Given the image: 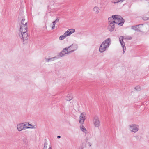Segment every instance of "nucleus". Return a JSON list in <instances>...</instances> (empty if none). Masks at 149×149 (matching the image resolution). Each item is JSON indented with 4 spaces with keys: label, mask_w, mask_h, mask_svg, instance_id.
I'll list each match as a JSON object with an SVG mask.
<instances>
[{
    "label": "nucleus",
    "mask_w": 149,
    "mask_h": 149,
    "mask_svg": "<svg viewBox=\"0 0 149 149\" xmlns=\"http://www.w3.org/2000/svg\"><path fill=\"white\" fill-rule=\"evenodd\" d=\"M24 125V128L25 129H28V125H29V123L28 122H24L22 123Z\"/></svg>",
    "instance_id": "nucleus-21"
},
{
    "label": "nucleus",
    "mask_w": 149,
    "mask_h": 149,
    "mask_svg": "<svg viewBox=\"0 0 149 149\" xmlns=\"http://www.w3.org/2000/svg\"><path fill=\"white\" fill-rule=\"evenodd\" d=\"M93 122L94 126L95 127H99L100 125V122L99 118L97 116H95L93 118Z\"/></svg>",
    "instance_id": "nucleus-5"
},
{
    "label": "nucleus",
    "mask_w": 149,
    "mask_h": 149,
    "mask_svg": "<svg viewBox=\"0 0 149 149\" xmlns=\"http://www.w3.org/2000/svg\"><path fill=\"white\" fill-rule=\"evenodd\" d=\"M139 25H136L135 26H132V29L135 30V31H137L138 29V27Z\"/></svg>",
    "instance_id": "nucleus-23"
},
{
    "label": "nucleus",
    "mask_w": 149,
    "mask_h": 149,
    "mask_svg": "<svg viewBox=\"0 0 149 149\" xmlns=\"http://www.w3.org/2000/svg\"><path fill=\"white\" fill-rule=\"evenodd\" d=\"M91 136V135L90 134L88 135L86 138V141H87V140L89 139L90 137Z\"/></svg>",
    "instance_id": "nucleus-27"
},
{
    "label": "nucleus",
    "mask_w": 149,
    "mask_h": 149,
    "mask_svg": "<svg viewBox=\"0 0 149 149\" xmlns=\"http://www.w3.org/2000/svg\"><path fill=\"white\" fill-rule=\"evenodd\" d=\"M111 3L113 4H116L119 3L118 0H113L111 1Z\"/></svg>",
    "instance_id": "nucleus-25"
},
{
    "label": "nucleus",
    "mask_w": 149,
    "mask_h": 149,
    "mask_svg": "<svg viewBox=\"0 0 149 149\" xmlns=\"http://www.w3.org/2000/svg\"><path fill=\"white\" fill-rule=\"evenodd\" d=\"M57 138H58V139H59V138H61V136H57Z\"/></svg>",
    "instance_id": "nucleus-31"
},
{
    "label": "nucleus",
    "mask_w": 149,
    "mask_h": 149,
    "mask_svg": "<svg viewBox=\"0 0 149 149\" xmlns=\"http://www.w3.org/2000/svg\"><path fill=\"white\" fill-rule=\"evenodd\" d=\"M23 142L25 144H27L28 143V141L26 140H23Z\"/></svg>",
    "instance_id": "nucleus-28"
},
{
    "label": "nucleus",
    "mask_w": 149,
    "mask_h": 149,
    "mask_svg": "<svg viewBox=\"0 0 149 149\" xmlns=\"http://www.w3.org/2000/svg\"><path fill=\"white\" fill-rule=\"evenodd\" d=\"M139 128V125L136 124H132L129 126V129L131 132L136 133L137 132Z\"/></svg>",
    "instance_id": "nucleus-3"
},
{
    "label": "nucleus",
    "mask_w": 149,
    "mask_h": 149,
    "mask_svg": "<svg viewBox=\"0 0 149 149\" xmlns=\"http://www.w3.org/2000/svg\"><path fill=\"white\" fill-rule=\"evenodd\" d=\"M142 19L144 20H147L149 19V17H142Z\"/></svg>",
    "instance_id": "nucleus-26"
},
{
    "label": "nucleus",
    "mask_w": 149,
    "mask_h": 149,
    "mask_svg": "<svg viewBox=\"0 0 149 149\" xmlns=\"http://www.w3.org/2000/svg\"><path fill=\"white\" fill-rule=\"evenodd\" d=\"M92 10L95 14H98L100 12V9L98 7L95 6L93 8Z\"/></svg>",
    "instance_id": "nucleus-15"
},
{
    "label": "nucleus",
    "mask_w": 149,
    "mask_h": 149,
    "mask_svg": "<svg viewBox=\"0 0 149 149\" xmlns=\"http://www.w3.org/2000/svg\"><path fill=\"white\" fill-rule=\"evenodd\" d=\"M67 37L65 33L63 35L60 36L59 37V39L60 40H63L64 39Z\"/></svg>",
    "instance_id": "nucleus-18"
},
{
    "label": "nucleus",
    "mask_w": 149,
    "mask_h": 149,
    "mask_svg": "<svg viewBox=\"0 0 149 149\" xmlns=\"http://www.w3.org/2000/svg\"><path fill=\"white\" fill-rule=\"evenodd\" d=\"M111 44V39L108 38L104 40L101 44L99 48V51L100 53H103L109 47Z\"/></svg>",
    "instance_id": "nucleus-2"
},
{
    "label": "nucleus",
    "mask_w": 149,
    "mask_h": 149,
    "mask_svg": "<svg viewBox=\"0 0 149 149\" xmlns=\"http://www.w3.org/2000/svg\"><path fill=\"white\" fill-rule=\"evenodd\" d=\"M43 149H52V145L49 141H46L44 144Z\"/></svg>",
    "instance_id": "nucleus-11"
},
{
    "label": "nucleus",
    "mask_w": 149,
    "mask_h": 149,
    "mask_svg": "<svg viewBox=\"0 0 149 149\" xmlns=\"http://www.w3.org/2000/svg\"><path fill=\"white\" fill-rule=\"evenodd\" d=\"M27 22L25 19H22V20L21 26H27Z\"/></svg>",
    "instance_id": "nucleus-17"
},
{
    "label": "nucleus",
    "mask_w": 149,
    "mask_h": 149,
    "mask_svg": "<svg viewBox=\"0 0 149 149\" xmlns=\"http://www.w3.org/2000/svg\"><path fill=\"white\" fill-rule=\"evenodd\" d=\"M70 53L77 50L78 48V45L75 44H72L70 46L67 47Z\"/></svg>",
    "instance_id": "nucleus-7"
},
{
    "label": "nucleus",
    "mask_w": 149,
    "mask_h": 149,
    "mask_svg": "<svg viewBox=\"0 0 149 149\" xmlns=\"http://www.w3.org/2000/svg\"><path fill=\"white\" fill-rule=\"evenodd\" d=\"M28 126H30V127L28 126V129H35L36 128V126L30 124L29 123Z\"/></svg>",
    "instance_id": "nucleus-22"
},
{
    "label": "nucleus",
    "mask_w": 149,
    "mask_h": 149,
    "mask_svg": "<svg viewBox=\"0 0 149 149\" xmlns=\"http://www.w3.org/2000/svg\"><path fill=\"white\" fill-rule=\"evenodd\" d=\"M109 25L108 26V29L110 31L112 32L114 30L115 23L110 21H109Z\"/></svg>",
    "instance_id": "nucleus-9"
},
{
    "label": "nucleus",
    "mask_w": 149,
    "mask_h": 149,
    "mask_svg": "<svg viewBox=\"0 0 149 149\" xmlns=\"http://www.w3.org/2000/svg\"><path fill=\"white\" fill-rule=\"evenodd\" d=\"M59 21V19H56L55 21H54L52 22L53 26L52 27V29H54L55 27V25L56 24V23Z\"/></svg>",
    "instance_id": "nucleus-20"
},
{
    "label": "nucleus",
    "mask_w": 149,
    "mask_h": 149,
    "mask_svg": "<svg viewBox=\"0 0 149 149\" xmlns=\"http://www.w3.org/2000/svg\"><path fill=\"white\" fill-rule=\"evenodd\" d=\"M17 128L19 132L25 130L22 123L17 124Z\"/></svg>",
    "instance_id": "nucleus-12"
},
{
    "label": "nucleus",
    "mask_w": 149,
    "mask_h": 149,
    "mask_svg": "<svg viewBox=\"0 0 149 149\" xmlns=\"http://www.w3.org/2000/svg\"><path fill=\"white\" fill-rule=\"evenodd\" d=\"M68 49L67 47L64 48L62 51L61 52L60 54V56L61 57H62L66 54L70 53V52L69 50H68Z\"/></svg>",
    "instance_id": "nucleus-10"
},
{
    "label": "nucleus",
    "mask_w": 149,
    "mask_h": 149,
    "mask_svg": "<svg viewBox=\"0 0 149 149\" xmlns=\"http://www.w3.org/2000/svg\"><path fill=\"white\" fill-rule=\"evenodd\" d=\"M73 98V96L72 94L70 93L67 95L66 97V100L68 101L71 100Z\"/></svg>",
    "instance_id": "nucleus-16"
},
{
    "label": "nucleus",
    "mask_w": 149,
    "mask_h": 149,
    "mask_svg": "<svg viewBox=\"0 0 149 149\" xmlns=\"http://www.w3.org/2000/svg\"><path fill=\"white\" fill-rule=\"evenodd\" d=\"M55 57L51 58H45V59L46 62H49L50 61H52L53 59L55 58Z\"/></svg>",
    "instance_id": "nucleus-24"
},
{
    "label": "nucleus",
    "mask_w": 149,
    "mask_h": 149,
    "mask_svg": "<svg viewBox=\"0 0 149 149\" xmlns=\"http://www.w3.org/2000/svg\"><path fill=\"white\" fill-rule=\"evenodd\" d=\"M91 143H90V142H88V145L89 146V147H91Z\"/></svg>",
    "instance_id": "nucleus-29"
},
{
    "label": "nucleus",
    "mask_w": 149,
    "mask_h": 149,
    "mask_svg": "<svg viewBox=\"0 0 149 149\" xmlns=\"http://www.w3.org/2000/svg\"><path fill=\"white\" fill-rule=\"evenodd\" d=\"M75 32V29H68L65 32L67 37L74 33Z\"/></svg>",
    "instance_id": "nucleus-13"
},
{
    "label": "nucleus",
    "mask_w": 149,
    "mask_h": 149,
    "mask_svg": "<svg viewBox=\"0 0 149 149\" xmlns=\"http://www.w3.org/2000/svg\"><path fill=\"white\" fill-rule=\"evenodd\" d=\"M86 118V113L84 112L81 113L79 116V123L82 124H83Z\"/></svg>",
    "instance_id": "nucleus-6"
},
{
    "label": "nucleus",
    "mask_w": 149,
    "mask_h": 149,
    "mask_svg": "<svg viewBox=\"0 0 149 149\" xmlns=\"http://www.w3.org/2000/svg\"><path fill=\"white\" fill-rule=\"evenodd\" d=\"M108 20L120 26L123 24L124 22L123 19L120 16L118 15H112L111 17L108 18Z\"/></svg>",
    "instance_id": "nucleus-1"
},
{
    "label": "nucleus",
    "mask_w": 149,
    "mask_h": 149,
    "mask_svg": "<svg viewBox=\"0 0 149 149\" xmlns=\"http://www.w3.org/2000/svg\"><path fill=\"white\" fill-rule=\"evenodd\" d=\"M124 0H118L119 3V2H120V3L123 2L124 1Z\"/></svg>",
    "instance_id": "nucleus-30"
},
{
    "label": "nucleus",
    "mask_w": 149,
    "mask_h": 149,
    "mask_svg": "<svg viewBox=\"0 0 149 149\" xmlns=\"http://www.w3.org/2000/svg\"><path fill=\"white\" fill-rule=\"evenodd\" d=\"M19 36L23 40V42L28 39L27 33H19Z\"/></svg>",
    "instance_id": "nucleus-8"
},
{
    "label": "nucleus",
    "mask_w": 149,
    "mask_h": 149,
    "mask_svg": "<svg viewBox=\"0 0 149 149\" xmlns=\"http://www.w3.org/2000/svg\"><path fill=\"white\" fill-rule=\"evenodd\" d=\"M131 38L130 37L129 38H124V36H120L119 38V41H120V43L122 47H123V53H124L125 51L126 50V47L125 46V44L124 42L123 41V39H127L128 40H130L131 39Z\"/></svg>",
    "instance_id": "nucleus-4"
},
{
    "label": "nucleus",
    "mask_w": 149,
    "mask_h": 149,
    "mask_svg": "<svg viewBox=\"0 0 149 149\" xmlns=\"http://www.w3.org/2000/svg\"><path fill=\"white\" fill-rule=\"evenodd\" d=\"M27 26H20L19 33H27Z\"/></svg>",
    "instance_id": "nucleus-14"
},
{
    "label": "nucleus",
    "mask_w": 149,
    "mask_h": 149,
    "mask_svg": "<svg viewBox=\"0 0 149 149\" xmlns=\"http://www.w3.org/2000/svg\"><path fill=\"white\" fill-rule=\"evenodd\" d=\"M80 128L81 130L85 133H86L87 132V131L86 129L83 126L81 125L80 126Z\"/></svg>",
    "instance_id": "nucleus-19"
}]
</instances>
